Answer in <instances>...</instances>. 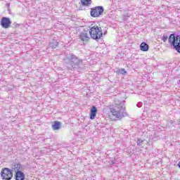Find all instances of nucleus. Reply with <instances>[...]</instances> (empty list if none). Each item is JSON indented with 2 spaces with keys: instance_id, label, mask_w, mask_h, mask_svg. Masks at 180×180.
<instances>
[{
  "instance_id": "obj_12",
  "label": "nucleus",
  "mask_w": 180,
  "mask_h": 180,
  "mask_svg": "<svg viewBox=\"0 0 180 180\" xmlns=\"http://www.w3.org/2000/svg\"><path fill=\"white\" fill-rule=\"evenodd\" d=\"M53 130H60L61 129V122L58 121H55L52 124Z\"/></svg>"
},
{
  "instance_id": "obj_21",
  "label": "nucleus",
  "mask_w": 180,
  "mask_h": 180,
  "mask_svg": "<svg viewBox=\"0 0 180 180\" xmlns=\"http://www.w3.org/2000/svg\"><path fill=\"white\" fill-rule=\"evenodd\" d=\"M126 18V15H124V19Z\"/></svg>"
},
{
  "instance_id": "obj_20",
  "label": "nucleus",
  "mask_w": 180,
  "mask_h": 180,
  "mask_svg": "<svg viewBox=\"0 0 180 180\" xmlns=\"http://www.w3.org/2000/svg\"><path fill=\"white\" fill-rule=\"evenodd\" d=\"M178 167L180 168V162L178 163Z\"/></svg>"
},
{
  "instance_id": "obj_11",
  "label": "nucleus",
  "mask_w": 180,
  "mask_h": 180,
  "mask_svg": "<svg viewBox=\"0 0 180 180\" xmlns=\"http://www.w3.org/2000/svg\"><path fill=\"white\" fill-rule=\"evenodd\" d=\"M49 49H57L58 47V41H57L56 37L49 41Z\"/></svg>"
},
{
  "instance_id": "obj_13",
  "label": "nucleus",
  "mask_w": 180,
  "mask_h": 180,
  "mask_svg": "<svg viewBox=\"0 0 180 180\" xmlns=\"http://www.w3.org/2000/svg\"><path fill=\"white\" fill-rule=\"evenodd\" d=\"M140 49L141 51H148V49H150V46L148 45L146 42H142L140 45Z\"/></svg>"
},
{
  "instance_id": "obj_15",
  "label": "nucleus",
  "mask_w": 180,
  "mask_h": 180,
  "mask_svg": "<svg viewBox=\"0 0 180 180\" xmlns=\"http://www.w3.org/2000/svg\"><path fill=\"white\" fill-rule=\"evenodd\" d=\"M174 50H176V51H177V53H180V44H178L177 45H174V46H173Z\"/></svg>"
},
{
  "instance_id": "obj_7",
  "label": "nucleus",
  "mask_w": 180,
  "mask_h": 180,
  "mask_svg": "<svg viewBox=\"0 0 180 180\" xmlns=\"http://www.w3.org/2000/svg\"><path fill=\"white\" fill-rule=\"evenodd\" d=\"M14 169L15 170V179L24 180L25 175V173L20 171V163L14 165Z\"/></svg>"
},
{
  "instance_id": "obj_16",
  "label": "nucleus",
  "mask_w": 180,
  "mask_h": 180,
  "mask_svg": "<svg viewBox=\"0 0 180 180\" xmlns=\"http://www.w3.org/2000/svg\"><path fill=\"white\" fill-rule=\"evenodd\" d=\"M162 41H164V43H165V41H167V40H168V35L167 34H164L162 37Z\"/></svg>"
},
{
  "instance_id": "obj_5",
  "label": "nucleus",
  "mask_w": 180,
  "mask_h": 180,
  "mask_svg": "<svg viewBox=\"0 0 180 180\" xmlns=\"http://www.w3.org/2000/svg\"><path fill=\"white\" fill-rule=\"evenodd\" d=\"M168 41L171 47L180 44V35L175 33L171 34L169 37Z\"/></svg>"
},
{
  "instance_id": "obj_6",
  "label": "nucleus",
  "mask_w": 180,
  "mask_h": 180,
  "mask_svg": "<svg viewBox=\"0 0 180 180\" xmlns=\"http://www.w3.org/2000/svg\"><path fill=\"white\" fill-rule=\"evenodd\" d=\"M1 176L3 180H11L13 177V172L11 169L5 167L1 172Z\"/></svg>"
},
{
  "instance_id": "obj_3",
  "label": "nucleus",
  "mask_w": 180,
  "mask_h": 180,
  "mask_svg": "<svg viewBox=\"0 0 180 180\" xmlns=\"http://www.w3.org/2000/svg\"><path fill=\"white\" fill-rule=\"evenodd\" d=\"M89 33L90 34V37L93 40H101L102 39L103 36L108 34V27L106 26H101V25H94L91 28H90Z\"/></svg>"
},
{
  "instance_id": "obj_22",
  "label": "nucleus",
  "mask_w": 180,
  "mask_h": 180,
  "mask_svg": "<svg viewBox=\"0 0 180 180\" xmlns=\"http://www.w3.org/2000/svg\"><path fill=\"white\" fill-rule=\"evenodd\" d=\"M179 83H180V81L179 80Z\"/></svg>"
},
{
  "instance_id": "obj_17",
  "label": "nucleus",
  "mask_w": 180,
  "mask_h": 180,
  "mask_svg": "<svg viewBox=\"0 0 180 180\" xmlns=\"http://www.w3.org/2000/svg\"><path fill=\"white\" fill-rule=\"evenodd\" d=\"M144 142V141H143L142 139H138L136 143H137V146H143V143Z\"/></svg>"
},
{
  "instance_id": "obj_18",
  "label": "nucleus",
  "mask_w": 180,
  "mask_h": 180,
  "mask_svg": "<svg viewBox=\"0 0 180 180\" xmlns=\"http://www.w3.org/2000/svg\"><path fill=\"white\" fill-rule=\"evenodd\" d=\"M127 72H126V70L124 69H120L119 70V74H122V75H124V74H126Z\"/></svg>"
},
{
  "instance_id": "obj_10",
  "label": "nucleus",
  "mask_w": 180,
  "mask_h": 180,
  "mask_svg": "<svg viewBox=\"0 0 180 180\" xmlns=\"http://www.w3.org/2000/svg\"><path fill=\"white\" fill-rule=\"evenodd\" d=\"M96 113H98V108L93 105L90 110V119L91 120H94L95 117H96Z\"/></svg>"
},
{
  "instance_id": "obj_9",
  "label": "nucleus",
  "mask_w": 180,
  "mask_h": 180,
  "mask_svg": "<svg viewBox=\"0 0 180 180\" xmlns=\"http://www.w3.org/2000/svg\"><path fill=\"white\" fill-rule=\"evenodd\" d=\"M80 40L82 41H88L91 37H89V34L88 33V31H83L80 32L79 36Z\"/></svg>"
},
{
  "instance_id": "obj_4",
  "label": "nucleus",
  "mask_w": 180,
  "mask_h": 180,
  "mask_svg": "<svg viewBox=\"0 0 180 180\" xmlns=\"http://www.w3.org/2000/svg\"><path fill=\"white\" fill-rule=\"evenodd\" d=\"M103 12H105L103 6H98L91 9L90 15L92 18H99V16L103 15Z\"/></svg>"
},
{
  "instance_id": "obj_1",
  "label": "nucleus",
  "mask_w": 180,
  "mask_h": 180,
  "mask_svg": "<svg viewBox=\"0 0 180 180\" xmlns=\"http://www.w3.org/2000/svg\"><path fill=\"white\" fill-rule=\"evenodd\" d=\"M65 65L70 71H76L77 72H81L84 67L82 60L72 53L66 54Z\"/></svg>"
},
{
  "instance_id": "obj_2",
  "label": "nucleus",
  "mask_w": 180,
  "mask_h": 180,
  "mask_svg": "<svg viewBox=\"0 0 180 180\" xmlns=\"http://www.w3.org/2000/svg\"><path fill=\"white\" fill-rule=\"evenodd\" d=\"M115 104L110 106V113L115 117V119H123L127 116V112H126V106L122 102L117 103V99L115 100Z\"/></svg>"
},
{
  "instance_id": "obj_8",
  "label": "nucleus",
  "mask_w": 180,
  "mask_h": 180,
  "mask_svg": "<svg viewBox=\"0 0 180 180\" xmlns=\"http://www.w3.org/2000/svg\"><path fill=\"white\" fill-rule=\"evenodd\" d=\"M0 25L3 29H9L11 25H12V21L8 17H3L1 20Z\"/></svg>"
},
{
  "instance_id": "obj_19",
  "label": "nucleus",
  "mask_w": 180,
  "mask_h": 180,
  "mask_svg": "<svg viewBox=\"0 0 180 180\" xmlns=\"http://www.w3.org/2000/svg\"><path fill=\"white\" fill-rule=\"evenodd\" d=\"M136 106H137V108H141V106H143V103L139 102V103L136 104Z\"/></svg>"
},
{
  "instance_id": "obj_23",
  "label": "nucleus",
  "mask_w": 180,
  "mask_h": 180,
  "mask_svg": "<svg viewBox=\"0 0 180 180\" xmlns=\"http://www.w3.org/2000/svg\"><path fill=\"white\" fill-rule=\"evenodd\" d=\"M179 83H180V81L179 80Z\"/></svg>"
},
{
  "instance_id": "obj_14",
  "label": "nucleus",
  "mask_w": 180,
  "mask_h": 180,
  "mask_svg": "<svg viewBox=\"0 0 180 180\" xmlns=\"http://www.w3.org/2000/svg\"><path fill=\"white\" fill-rule=\"evenodd\" d=\"M81 2L83 6H89L92 4V0H81Z\"/></svg>"
}]
</instances>
